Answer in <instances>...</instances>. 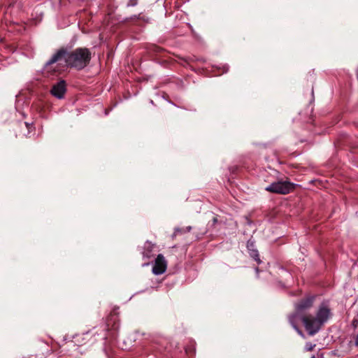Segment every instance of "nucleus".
Listing matches in <instances>:
<instances>
[{"label":"nucleus","instance_id":"nucleus-1","mask_svg":"<svg viewBox=\"0 0 358 358\" xmlns=\"http://www.w3.org/2000/svg\"><path fill=\"white\" fill-rule=\"evenodd\" d=\"M313 298L309 297L301 301L296 305V313L291 315L289 318L292 327L297 332L303 336L301 331L296 327V320L299 317L310 335H314L321 328V327L327 322L331 317L330 309L326 305H322L318 308L315 316L313 315H299V313L310 308L313 305Z\"/></svg>","mask_w":358,"mask_h":358},{"label":"nucleus","instance_id":"nucleus-2","mask_svg":"<svg viewBox=\"0 0 358 358\" xmlns=\"http://www.w3.org/2000/svg\"><path fill=\"white\" fill-rule=\"evenodd\" d=\"M90 59L91 53L87 48H78L71 52L62 50L52 56L47 62V66L65 62L68 66L82 69L89 64Z\"/></svg>","mask_w":358,"mask_h":358},{"label":"nucleus","instance_id":"nucleus-3","mask_svg":"<svg viewBox=\"0 0 358 358\" xmlns=\"http://www.w3.org/2000/svg\"><path fill=\"white\" fill-rule=\"evenodd\" d=\"M294 189V185L288 181H278L273 182L266 187V190L278 194H288Z\"/></svg>","mask_w":358,"mask_h":358},{"label":"nucleus","instance_id":"nucleus-4","mask_svg":"<svg viewBox=\"0 0 358 358\" xmlns=\"http://www.w3.org/2000/svg\"><path fill=\"white\" fill-rule=\"evenodd\" d=\"M167 267V263L162 255H159L155 260V265L152 268V272L155 275H160L164 273Z\"/></svg>","mask_w":358,"mask_h":358},{"label":"nucleus","instance_id":"nucleus-5","mask_svg":"<svg viewBox=\"0 0 358 358\" xmlns=\"http://www.w3.org/2000/svg\"><path fill=\"white\" fill-rule=\"evenodd\" d=\"M66 92V85L64 81H60L52 87L51 93L58 99H62Z\"/></svg>","mask_w":358,"mask_h":358},{"label":"nucleus","instance_id":"nucleus-6","mask_svg":"<svg viewBox=\"0 0 358 358\" xmlns=\"http://www.w3.org/2000/svg\"><path fill=\"white\" fill-rule=\"evenodd\" d=\"M315 346V345H313V344H312V343H307V344L306 345V350H308V351H310V350H312L313 349V348H314Z\"/></svg>","mask_w":358,"mask_h":358},{"label":"nucleus","instance_id":"nucleus-7","mask_svg":"<svg viewBox=\"0 0 358 358\" xmlns=\"http://www.w3.org/2000/svg\"><path fill=\"white\" fill-rule=\"evenodd\" d=\"M138 0H129L128 2V6H134L137 4Z\"/></svg>","mask_w":358,"mask_h":358},{"label":"nucleus","instance_id":"nucleus-8","mask_svg":"<svg viewBox=\"0 0 358 358\" xmlns=\"http://www.w3.org/2000/svg\"><path fill=\"white\" fill-rule=\"evenodd\" d=\"M254 258L255 259V260H257V262H259V259L258 258V254H257V251H255L254 252Z\"/></svg>","mask_w":358,"mask_h":358},{"label":"nucleus","instance_id":"nucleus-9","mask_svg":"<svg viewBox=\"0 0 358 358\" xmlns=\"http://www.w3.org/2000/svg\"><path fill=\"white\" fill-rule=\"evenodd\" d=\"M355 344L356 346H358V334L355 337Z\"/></svg>","mask_w":358,"mask_h":358}]
</instances>
